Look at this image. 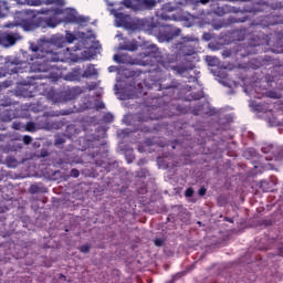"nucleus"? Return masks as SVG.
I'll use <instances>...</instances> for the list:
<instances>
[{
    "instance_id": "8",
    "label": "nucleus",
    "mask_w": 283,
    "mask_h": 283,
    "mask_svg": "<svg viewBox=\"0 0 283 283\" xmlns=\"http://www.w3.org/2000/svg\"><path fill=\"white\" fill-rule=\"evenodd\" d=\"M80 143L83 144L80 148L82 151H85V149H98L101 147V136L94 134L86 135L80 137Z\"/></svg>"
},
{
    "instance_id": "47",
    "label": "nucleus",
    "mask_w": 283,
    "mask_h": 283,
    "mask_svg": "<svg viewBox=\"0 0 283 283\" xmlns=\"http://www.w3.org/2000/svg\"><path fill=\"white\" fill-rule=\"evenodd\" d=\"M97 109H105V104L102 102L97 105Z\"/></svg>"
},
{
    "instance_id": "38",
    "label": "nucleus",
    "mask_w": 283,
    "mask_h": 283,
    "mask_svg": "<svg viewBox=\"0 0 283 283\" xmlns=\"http://www.w3.org/2000/svg\"><path fill=\"white\" fill-rule=\"evenodd\" d=\"M222 56H223V59H229L231 56V50H224L222 52Z\"/></svg>"
},
{
    "instance_id": "11",
    "label": "nucleus",
    "mask_w": 283,
    "mask_h": 283,
    "mask_svg": "<svg viewBox=\"0 0 283 283\" xmlns=\"http://www.w3.org/2000/svg\"><path fill=\"white\" fill-rule=\"evenodd\" d=\"M34 19H36V15H32L31 19L20 20V25H22L25 32H32L33 30H36V28H39V24L34 22Z\"/></svg>"
},
{
    "instance_id": "2",
    "label": "nucleus",
    "mask_w": 283,
    "mask_h": 283,
    "mask_svg": "<svg viewBox=\"0 0 283 283\" xmlns=\"http://www.w3.org/2000/svg\"><path fill=\"white\" fill-rule=\"evenodd\" d=\"M175 49L177 50L172 54H167L161 60V65L166 70H172L176 74L180 76H187L189 72L196 70V64H193V60H189L188 56H193L196 54V46L193 45V40L189 36L182 38L180 42L175 44Z\"/></svg>"
},
{
    "instance_id": "34",
    "label": "nucleus",
    "mask_w": 283,
    "mask_h": 283,
    "mask_svg": "<svg viewBox=\"0 0 283 283\" xmlns=\"http://www.w3.org/2000/svg\"><path fill=\"white\" fill-rule=\"evenodd\" d=\"M261 224L264 227H271L273 224V220L272 219H263L261 221Z\"/></svg>"
},
{
    "instance_id": "50",
    "label": "nucleus",
    "mask_w": 283,
    "mask_h": 283,
    "mask_svg": "<svg viewBox=\"0 0 283 283\" xmlns=\"http://www.w3.org/2000/svg\"><path fill=\"white\" fill-rule=\"evenodd\" d=\"M155 112H156V114H160V112H163V108L156 107V108H155Z\"/></svg>"
},
{
    "instance_id": "27",
    "label": "nucleus",
    "mask_w": 283,
    "mask_h": 283,
    "mask_svg": "<svg viewBox=\"0 0 283 283\" xmlns=\"http://www.w3.org/2000/svg\"><path fill=\"white\" fill-rule=\"evenodd\" d=\"M154 129H158L157 127L151 128L149 126H140L139 130L143 132L144 134H150V132H154Z\"/></svg>"
},
{
    "instance_id": "19",
    "label": "nucleus",
    "mask_w": 283,
    "mask_h": 283,
    "mask_svg": "<svg viewBox=\"0 0 283 283\" xmlns=\"http://www.w3.org/2000/svg\"><path fill=\"white\" fill-rule=\"evenodd\" d=\"M228 12H231V8L227 4L217 8V14L219 17H224V14H227Z\"/></svg>"
},
{
    "instance_id": "37",
    "label": "nucleus",
    "mask_w": 283,
    "mask_h": 283,
    "mask_svg": "<svg viewBox=\"0 0 283 283\" xmlns=\"http://www.w3.org/2000/svg\"><path fill=\"white\" fill-rule=\"evenodd\" d=\"M32 11H15V14L19 17H25L27 14H31Z\"/></svg>"
},
{
    "instance_id": "24",
    "label": "nucleus",
    "mask_w": 283,
    "mask_h": 283,
    "mask_svg": "<svg viewBox=\"0 0 283 283\" xmlns=\"http://www.w3.org/2000/svg\"><path fill=\"white\" fill-rule=\"evenodd\" d=\"M25 129L27 132H36V124L34 122H28Z\"/></svg>"
},
{
    "instance_id": "28",
    "label": "nucleus",
    "mask_w": 283,
    "mask_h": 283,
    "mask_svg": "<svg viewBox=\"0 0 283 283\" xmlns=\"http://www.w3.org/2000/svg\"><path fill=\"white\" fill-rule=\"evenodd\" d=\"M193 193H195L193 188L189 187V188H187L186 191H185V197H186V198H193Z\"/></svg>"
},
{
    "instance_id": "1",
    "label": "nucleus",
    "mask_w": 283,
    "mask_h": 283,
    "mask_svg": "<svg viewBox=\"0 0 283 283\" xmlns=\"http://www.w3.org/2000/svg\"><path fill=\"white\" fill-rule=\"evenodd\" d=\"M57 48H63V35H53L51 41L41 40L38 44H31L30 50L33 52L28 61H34L32 70L38 72L31 78L33 81H59L61 75L54 71L50 63H59L61 55L56 52Z\"/></svg>"
},
{
    "instance_id": "62",
    "label": "nucleus",
    "mask_w": 283,
    "mask_h": 283,
    "mask_svg": "<svg viewBox=\"0 0 283 283\" xmlns=\"http://www.w3.org/2000/svg\"><path fill=\"white\" fill-rule=\"evenodd\" d=\"M277 52H283V50H281V51H277Z\"/></svg>"
},
{
    "instance_id": "14",
    "label": "nucleus",
    "mask_w": 283,
    "mask_h": 283,
    "mask_svg": "<svg viewBox=\"0 0 283 283\" xmlns=\"http://www.w3.org/2000/svg\"><path fill=\"white\" fill-rule=\"evenodd\" d=\"M82 74L83 78H92V76H98V71L94 64H88Z\"/></svg>"
},
{
    "instance_id": "46",
    "label": "nucleus",
    "mask_w": 283,
    "mask_h": 283,
    "mask_svg": "<svg viewBox=\"0 0 283 283\" xmlns=\"http://www.w3.org/2000/svg\"><path fill=\"white\" fill-rule=\"evenodd\" d=\"M50 10H45V9L38 11L39 14H48Z\"/></svg>"
},
{
    "instance_id": "45",
    "label": "nucleus",
    "mask_w": 283,
    "mask_h": 283,
    "mask_svg": "<svg viewBox=\"0 0 283 283\" xmlns=\"http://www.w3.org/2000/svg\"><path fill=\"white\" fill-rule=\"evenodd\" d=\"M159 118H165L163 115H158L157 117L150 116V120H159Z\"/></svg>"
},
{
    "instance_id": "52",
    "label": "nucleus",
    "mask_w": 283,
    "mask_h": 283,
    "mask_svg": "<svg viewBox=\"0 0 283 283\" xmlns=\"http://www.w3.org/2000/svg\"><path fill=\"white\" fill-rule=\"evenodd\" d=\"M4 28H14L13 23L6 24Z\"/></svg>"
},
{
    "instance_id": "48",
    "label": "nucleus",
    "mask_w": 283,
    "mask_h": 283,
    "mask_svg": "<svg viewBox=\"0 0 283 283\" xmlns=\"http://www.w3.org/2000/svg\"><path fill=\"white\" fill-rule=\"evenodd\" d=\"M224 221H226V222H230L231 224H233V219H231V218H229V217H226V218H224Z\"/></svg>"
},
{
    "instance_id": "54",
    "label": "nucleus",
    "mask_w": 283,
    "mask_h": 283,
    "mask_svg": "<svg viewBox=\"0 0 283 283\" xmlns=\"http://www.w3.org/2000/svg\"><path fill=\"white\" fill-rule=\"evenodd\" d=\"M147 56H156V53H154V52L147 53Z\"/></svg>"
},
{
    "instance_id": "49",
    "label": "nucleus",
    "mask_w": 283,
    "mask_h": 283,
    "mask_svg": "<svg viewBox=\"0 0 283 283\" xmlns=\"http://www.w3.org/2000/svg\"><path fill=\"white\" fill-rule=\"evenodd\" d=\"M52 3H56V1H55V0H46V4H48V6H50V4H52Z\"/></svg>"
},
{
    "instance_id": "59",
    "label": "nucleus",
    "mask_w": 283,
    "mask_h": 283,
    "mask_svg": "<svg viewBox=\"0 0 283 283\" xmlns=\"http://www.w3.org/2000/svg\"><path fill=\"white\" fill-rule=\"evenodd\" d=\"M0 180H3V175L0 174Z\"/></svg>"
},
{
    "instance_id": "63",
    "label": "nucleus",
    "mask_w": 283,
    "mask_h": 283,
    "mask_svg": "<svg viewBox=\"0 0 283 283\" xmlns=\"http://www.w3.org/2000/svg\"><path fill=\"white\" fill-rule=\"evenodd\" d=\"M62 277H64V279H65V275H62Z\"/></svg>"
},
{
    "instance_id": "25",
    "label": "nucleus",
    "mask_w": 283,
    "mask_h": 283,
    "mask_svg": "<svg viewBox=\"0 0 283 283\" xmlns=\"http://www.w3.org/2000/svg\"><path fill=\"white\" fill-rule=\"evenodd\" d=\"M6 40L9 45H14V43H17V36H14V34H7Z\"/></svg>"
},
{
    "instance_id": "7",
    "label": "nucleus",
    "mask_w": 283,
    "mask_h": 283,
    "mask_svg": "<svg viewBox=\"0 0 283 283\" xmlns=\"http://www.w3.org/2000/svg\"><path fill=\"white\" fill-rule=\"evenodd\" d=\"M7 74H23V62L19 60L7 61L4 69H0V78L6 77Z\"/></svg>"
},
{
    "instance_id": "53",
    "label": "nucleus",
    "mask_w": 283,
    "mask_h": 283,
    "mask_svg": "<svg viewBox=\"0 0 283 283\" xmlns=\"http://www.w3.org/2000/svg\"><path fill=\"white\" fill-rule=\"evenodd\" d=\"M263 61H265L266 63H270L271 60V56H266Z\"/></svg>"
},
{
    "instance_id": "12",
    "label": "nucleus",
    "mask_w": 283,
    "mask_h": 283,
    "mask_svg": "<svg viewBox=\"0 0 283 283\" xmlns=\"http://www.w3.org/2000/svg\"><path fill=\"white\" fill-rule=\"evenodd\" d=\"M180 87V83L172 82L171 85L163 87V85H159V92H163V96H174L176 94V91Z\"/></svg>"
},
{
    "instance_id": "36",
    "label": "nucleus",
    "mask_w": 283,
    "mask_h": 283,
    "mask_svg": "<svg viewBox=\"0 0 283 283\" xmlns=\"http://www.w3.org/2000/svg\"><path fill=\"white\" fill-rule=\"evenodd\" d=\"M198 196H200L201 198L207 196V188L200 187L198 190Z\"/></svg>"
},
{
    "instance_id": "31",
    "label": "nucleus",
    "mask_w": 283,
    "mask_h": 283,
    "mask_svg": "<svg viewBox=\"0 0 283 283\" xmlns=\"http://www.w3.org/2000/svg\"><path fill=\"white\" fill-rule=\"evenodd\" d=\"M274 149H275V147L269 146V147L262 148V151H263V154H275Z\"/></svg>"
},
{
    "instance_id": "43",
    "label": "nucleus",
    "mask_w": 283,
    "mask_h": 283,
    "mask_svg": "<svg viewBox=\"0 0 283 283\" xmlns=\"http://www.w3.org/2000/svg\"><path fill=\"white\" fill-rule=\"evenodd\" d=\"M114 61H116V63H122V59H120V55L119 54H115L113 56Z\"/></svg>"
},
{
    "instance_id": "41",
    "label": "nucleus",
    "mask_w": 283,
    "mask_h": 283,
    "mask_svg": "<svg viewBox=\"0 0 283 283\" xmlns=\"http://www.w3.org/2000/svg\"><path fill=\"white\" fill-rule=\"evenodd\" d=\"M195 3H201L202 6H207L211 0H192Z\"/></svg>"
},
{
    "instance_id": "39",
    "label": "nucleus",
    "mask_w": 283,
    "mask_h": 283,
    "mask_svg": "<svg viewBox=\"0 0 283 283\" xmlns=\"http://www.w3.org/2000/svg\"><path fill=\"white\" fill-rule=\"evenodd\" d=\"M23 143H24V145H30V143H32V138L30 136L25 135L23 137Z\"/></svg>"
},
{
    "instance_id": "9",
    "label": "nucleus",
    "mask_w": 283,
    "mask_h": 283,
    "mask_svg": "<svg viewBox=\"0 0 283 283\" xmlns=\"http://www.w3.org/2000/svg\"><path fill=\"white\" fill-rule=\"evenodd\" d=\"M175 10H176V7L171 2H168L164 4L161 9L156 12V15L158 17V19H161V21H170L171 17H169L167 12H174Z\"/></svg>"
},
{
    "instance_id": "40",
    "label": "nucleus",
    "mask_w": 283,
    "mask_h": 283,
    "mask_svg": "<svg viewBox=\"0 0 283 283\" xmlns=\"http://www.w3.org/2000/svg\"><path fill=\"white\" fill-rule=\"evenodd\" d=\"M164 244H165V241L163 239H155L156 247H163Z\"/></svg>"
},
{
    "instance_id": "15",
    "label": "nucleus",
    "mask_w": 283,
    "mask_h": 283,
    "mask_svg": "<svg viewBox=\"0 0 283 283\" xmlns=\"http://www.w3.org/2000/svg\"><path fill=\"white\" fill-rule=\"evenodd\" d=\"M67 143V135L65 134H57L54 138V146L57 147V149H63V146Z\"/></svg>"
},
{
    "instance_id": "57",
    "label": "nucleus",
    "mask_w": 283,
    "mask_h": 283,
    "mask_svg": "<svg viewBox=\"0 0 283 283\" xmlns=\"http://www.w3.org/2000/svg\"><path fill=\"white\" fill-rule=\"evenodd\" d=\"M14 129H19V124H13Z\"/></svg>"
},
{
    "instance_id": "61",
    "label": "nucleus",
    "mask_w": 283,
    "mask_h": 283,
    "mask_svg": "<svg viewBox=\"0 0 283 283\" xmlns=\"http://www.w3.org/2000/svg\"><path fill=\"white\" fill-rule=\"evenodd\" d=\"M76 50H81V48H78V46H75V52H76Z\"/></svg>"
},
{
    "instance_id": "17",
    "label": "nucleus",
    "mask_w": 283,
    "mask_h": 283,
    "mask_svg": "<svg viewBox=\"0 0 283 283\" xmlns=\"http://www.w3.org/2000/svg\"><path fill=\"white\" fill-rule=\"evenodd\" d=\"M65 23H85V18L83 17H76L72 13H69L64 18Z\"/></svg>"
},
{
    "instance_id": "56",
    "label": "nucleus",
    "mask_w": 283,
    "mask_h": 283,
    "mask_svg": "<svg viewBox=\"0 0 283 283\" xmlns=\"http://www.w3.org/2000/svg\"><path fill=\"white\" fill-rule=\"evenodd\" d=\"M108 72H114V66H109Z\"/></svg>"
},
{
    "instance_id": "20",
    "label": "nucleus",
    "mask_w": 283,
    "mask_h": 283,
    "mask_svg": "<svg viewBox=\"0 0 283 283\" xmlns=\"http://www.w3.org/2000/svg\"><path fill=\"white\" fill-rule=\"evenodd\" d=\"M192 101H200V98H203L205 97V92L202 91H199V92H193L190 94Z\"/></svg>"
},
{
    "instance_id": "32",
    "label": "nucleus",
    "mask_w": 283,
    "mask_h": 283,
    "mask_svg": "<svg viewBox=\"0 0 283 283\" xmlns=\"http://www.w3.org/2000/svg\"><path fill=\"white\" fill-rule=\"evenodd\" d=\"M70 176L71 178H78V176H81V171H78L76 168H73L71 169Z\"/></svg>"
},
{
    "instance_id": "5",
    "label": "nucleus",
    "mask_w": 283,
    "mask_h": 283,
    "mask_svg": "<svg viewBox=\"0 0 283 283\" xmlns=\"http://www.w3.org/2000/svg\"><path fill=\"white\" fill-rule=\"evenodd\" d=\"M161 28L163 31L158 33V41L160 43H169L170 41H174L176 36H180L181 30L179 28L171 24H163Z\"/></svg>"
},
{
    "instance_id": "22",
    "label": "nucleus",
    "mask_w": 283,
    "mask_h": 283,
    "mask_svg": "<svg viewBox=\"0 0 283 283\" xmlns=\"http://www.w3.org/2000/svg\"><path fill=\"white\" fill-rule=\"evenodd\" d=\"M29 192L34 196V193H41V187L39 185H31L29 188Z\"/></svg>"
},
{
    "instance_id": "26",
    "label": "nucleus",
    "mask_w": 283,
    "mask_h": 283,
    "mask_svg": "<svg viewBox=\"0 0 283 283\" xmlns=\"http://www.w3.org/2000/svg\"><path fill=\"white\" fill-rule=\"evenodd\" d=\"M265 96L268 98H280V93H277L275 91H268V92H265Z\"/></svg>"
},
{
    "instance_id": "55",
    "label": "nucleus",
    "mask_w": 283,
    "mask_h": 283,
    "mask_svg": "<svg viewBox=\"0 0 283 283\" xmlns=\"http://www.w3.org/2000/svg\"><path fill=\"white\" fill-rule=\"evenodd\" d=\"M163 95H158V97H156V101H160V97H161ZM153 101H155V97H153Z\"/></svg>"
},
{
    "instance_id": "4",
    "label": "nucleus",
    "mask_w": 283,
    "mask_h": 283,
    "mask_svg": "<svg viewBox=\"0 0 283 283\" xmlns=\"http://www.w3.org/2000/svg\"><path fill=\"white\" fill-rule=\"evenodd\" d=\"M156 0H124L123 6L135 12L143 10H154L156 8Z\"/></svg>"
},
{
    "instance_id": "18",
    "label": "nucleus",
    "mask_w": 283,
    "mask_h": 283,
    "mask_svg": "<svg viewBox=\"0 0 283 283\" xmlns=\"http://www.w3.org/2000/svg\"><path fill=\"white\" fill-rule=\"evenodd\" d=\"M8 14H10L8 2L0 0V19L8 17Z\"/></svg>"
},
{
    "instance_id": "64",
    "label": "nucleus",
    "mask_w": 283,
    "mask_h": 283,
    "mask_svg": "<svg viewBox=\"0 0 283 283\" xmlns=\"http://www.w3.org/2000/svg\"><path fill=\"white\" fill-rule=\"evenodd\" d=\"M209 59H211V57H208V61H209Z\"/></svg>"
},
{
    "instance_id": "35",
    "label": "nucleus",
    "mask_w": 283,
    "mask_h": 283,
    "mask_svg": "<svg viewBox=\"0 0 283 283\" xmlns=\"http://www.w3.org/2000/svg\"><path fill=\"white\" fill-rule=\"evenodd\" d=\"M200 112H202V105L197 106L196 108L192 109V114L195 116H200Z\"/></svg>"
},
{
    "instance_id": "42",
    "label": "nucleus",
    "mask_w": 283,
    "mask_h": 283,
    "mask_svg": "<svg viewBox=\"0 0 283 283\" xmlns=\"http://www.w3.org/2000/svg\"><path fill=\"white\" fill-rule=\"evenodd\" d=\"M202 39L205 41H211V34L210 33H203Z\"/></svg>"
},
{
    "instance_id": "3",
    "label": "nucleus",
    "mask_w": 283,
    "mask_h": 283,
    "mask_svg": "<svg viewBox=\"0 0 283 283\" xmlns=\"http://www.w3.org/2000/svg\"><path fill=\"white\" fill-rule=\"evenodd\" d=\"M238 41H244L248 39L249 44L239 45L237 50L238 56L241 59H245V56H251V54H258V50L255 48H260V45H269V41H266V35L264 33L250 35L249 29H241L237 31Z\"/></svg>"
},
{
    "instance_id": "44",
    "label": "nucleus",
    "mask_w": 283,
    "mask_h": 283,
    "mask_svg": "<svg viewBox=\"0 0 283 283\" xmlns=\"http://www.w3.org/2000/svg\"><path fill=\"white\" fill-rule=\"evenodd\" d=\"M40 156L41 158H46V156H50V153H48V150H41Z\"/></svg>"
},
{
    "instance_id": "16",
    "label": "nucleus",
    "mask_w": 283,
    "mask_h": 283,
    "mask_svg": "<svg viewBox=\"0 0 283 283\" xmlns=\"http://www.w3.org/2000/svg\"><path fill=\"white\" fill-rule=\"evenodd\" d=\"M64 163H66V165H78V163H81V158L70 151L65 155Z\"/></svg>"
},
{
    "instance_id": "21",
    "label": "nucleus",
    "mask_w": 283,
    "mask_h": 283,
    "mask_svg": "<svg viewBox=\"0 0 283 283\" xmlns=\"http://www.w3.org/2000/svg\"><path fill=\"white\" fill-rule=\"evenodd\" d=\"M45 23H46L48 28H56V25H59V21L54 18L46 19Z\"/></svg>"
},
{
    "instance_id": "58",
    "label": "nucleus",
    "mask_w": 283,
    "mask_h": 283,
    "mask_svg": "<svg viewBox=\"0 0 283 283\" xmlns=\"http://www.w3.org/2000/svg\"><path fill=\"white\" fill-rule=\"evenodd\" d=\"M34 85H45V83L35 82Z\"/></svg>"
},
{
    "instance_id": "23",
    "label": "nucleus",
    "mask_w": 283,
    "mask_h": 283,
    "mask_svg": "<svg viewBox=\"0 0 283 283\" xmlns=\"http://www.w3.org/2000/svg\"><path fill=\"white\" fill-rule=\"evenodd\" d=\"M65 40H66L69 43H74V41H76V35H74V34L71 33L70 31H66Z\"/></svg>"
},
{
    "instance_id": "60",
    "label": "nucleus",
    "mask_w": 283,
    "mask_h": 283,
    "mask_svg": "<svg viewBox=\"0 0 283 283\" xmlns=\"http://www.w3.org/2000/svg\"><path fill=\"white\" fill-rule=\"evenodd\" d=\"M62 6H65V0H62Z\"/></svg>"
},
{
    "instance_id": "6",
    "label": "nucleus",
    "mask_w": 283,
    "mask_h": 283,
    "mask_svg": "<svg viewBox=\"0 0 283 283\" xmlns=\"http://www.w3.org/2000/svg\"><path fill=\"white\" fill-rule=\"evenodd\" d=\"M252 107L254 112L258 114H266V118L269 123H275V104L273 103H266V102H260V103H253Z\"/></svg>"
},
{
    "instance_id": "13",
    "label": "nucleus",
    "mask_w": 283,
    "mask_h": 283,
    "mask_svg": "<svg viewBox=\"0 0 283 283\" xmlns=\"http://www.w3.org/2000/svg\"><path fill=\"white\" fill-rule=\"evenodd\" d=\"M81 78H83V69L81 67H75L72 70V72L67 73L65 75V81H71V82H74V81H81Z\"/></svg>"
},
{
    "instance_id": "29",
    "label": "nucleus",
    "mask_w": 283,
    "mask_h": 283,
    "mask_svg": "<svg viewBox=\"0 0 283 283\" xmlns=\"http://www.w3.org/2000/svg\"><path fill=\"white\" fill-rule=\"evenodd\" d=\"M12 105V101L10 99H0V107H10Z\"/></svg>"
},
{
    "instance_id": "30",
    "label": "nucleus",
    "mask_w": 283,
    "mask_h": 283,
    "mask_svg": "<svg viewBox=\"0 0 283 283\" xmlns=\"http://www.w3.org/2000/svg\"><path fill=\"white\" fill-rule=\"evenodd\" d=\"M104 120L105 123H114V115H112L111 113H106L104 115Z\"/></svg>"
},
{
    "instance_id": "10",
    "label": "nucleus",
    "mask_w": 283,
    "mask_h": 283,
    "mask_svg": "<svg viewBox=\"0 0 283 283\" xmlns=\"http://www.w3.org/2000/svg\"><path fill=\"white\" fill-rule=\"evenodd\" d=\"M115 21L117 23V28H132V17H129V14H125L123 12L116 13Z\"/></svg>"
},
{
    "instance_id": "51",
    "label": "nucleus",
    "mask_w": 283,
    "mask_h": 283,
    "mask_svg": "<svg viewBox=\"0 0 283 283\" xmlns=\"http://www.w3.org/2000/svg\"><path fill=\"white\" fill-rule=\"evenodd\" d=\"M127 163L128 164L134 163V157H127Z\"/></svg>"
},
{
    "instance_id": "33",
    "label": "nucleus",
    "mask_w": 283,
    "mask_h": 283,
    "mask_svg": "<svg viewBox=\"0 0 283 283\" xmlns=\"http://www.w3.org/2000/svg\"><path fill=\"white\" fill-rule=\"evenodd\" d=\"M90 249H91L90 244H84V245L78 248V251L81 253H90Z\"/></svg>"
}]
</instances>
